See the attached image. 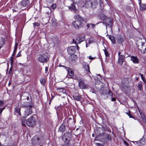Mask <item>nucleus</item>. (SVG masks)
Segmentation results:
<instances>
[{"instance_id":"obj_38","label":"nucleus","mask_w":146,"mask_h":146,"mask_svg":"<svg viewBox=\"0 0 146 146\" xmlns=\"http://www.w3.org/2000/svg\"><path fill=\"white\" fill-rule=\"evenodd\" d=\"M103 6V3H102L100 4V9L101 10L102 12L103 11V10L104 9Z\"/></svg>"},{"instance_id":"obj_15","label":"nucleus","mask_w":146,"mask_h":146,"mask_svg":"<svg viewBox=\"0 0 146 146\" xmlns=\"http://www.w3.org/2000/svg\"><path fill=\"white\" fill-rule=\"evenodd\" d=\"M56 90L58 93H62L65 94L66 93V90L64 88H56Z\"/></svg>"},{"instance_id":"obj_59","label":"nucleus","mask_w":146,"mask_h":146,"mask_svg":"<svg viewBox=\"0 0 146 146\" xmlns=\"http://www.w3.org/2000/svg\"><path fill=\"white\" fill-rule=\"evenodd\" d=\"M139 74L140 75L141 79L144 78L143 77V74L139 73Z\"/></svg>"},{"instance_id":"obj_49","label":"nucleus","mask_w":146,"mask_h":146,"mask_svg":"<svg viewBox=\"0 0 146 146\" xmlns=\"http://www.w3.org/2000/svg\"><path fill=\"white\" fill-rule=\"evenodd\" d=\"M22 125L23 126H26V125H25V123H24L25 122V120H23V119H22Z\"/></svg>"},{"instance_id":"obj_39","label":"nucleus","mask_w":146,"mask_h":146,"mask_svg":"<svg viewBox=\"0 0 146 146\" xmlns=\"http://www.w3.org/2000/svg\"><path fill=\"white\" fill-rule=\"evenodd\" d=\"M44 10L46 11V13H48L50 11L49 8L47 7H45L44 8Z\"/></svg>"},{"instance_id":"obj_28","label":"nucleus","mask_w":146,"mask_h":146,"mask_svg":"<svg viewBox=\"0 0 146 146\" xmlns=\"http://www.w3.org/2000/svg\"><path fill=\"white\" fill-rule=\"evenodd\" d=\"M1 41L0 42V49L1 48V47L3 46V45L4 44L5 42V39L4 38H1Z\"/></svg>"},{"instance_id":"obj_16","label":"nucleus","mask_w":146,"mask_h":146,"mask_svg":"<svg viewBox=\"0 0 146 146\" xmlns=\"http://www.w3.org/2000/svg\"><path fill=\"white\" fill-rule=\"evenodd\" d=\"M145 43L140 41H138L137 42V47L139 50L140 51L141 50V49L142 48L143 45L145 44Z\"/></svg>"},{"instance_id":"obj_50","label":"nucleus","mask_w":146,"mask_h":146,"mask_svg":"<svg viewBox=\"0 0 146 146\" xmlns=\"http://www.w3.org/2000/svg\"><path fill=\"white\" fill-rule=\"evenodd\" d=\"M128 115L130 118H133L134 119L135 118L133 116L129 113Z\"/></svg>"},{"instance_id":"obj_58","label":"nucleus","mask_w":146,"mask_h":146,"mask_svg":"<svg viewBox=\"0 0 146 146\" xmlns=\"http://www.w3.org/2000/svg\"><path fill=\"white\" fill-rule=\"evenodd\" d=\"M21 55V51H20L19 52V53L17 55V57H19Z\"/></svg>"},{"instance_id":"obj_45","label":"nucleus","mask_w":146,"mask_h":146,"mask_svg":"<svg viewBox=\"0 0 146 146\" xmlns=\"http://www.w3.org/2000/svg\"><path fill=\"white\" fill-rule=\"evenodd\" d=\"M72 42L74 43H75L77 45V44H78V43L77 40H76H76H75L74 39H73L72 40Z\"/></svg>"},{"instance_id":"obj_13","label":"nucleus","mask_w":146,"mask_h":146,"mask_svg":"<svg viewBox=\"0 0 146 146\" xmlns=\"http://www.w3.org/2000/svg\"><path fill=\"white\" fill-rule=\"evenodd\" d=\"M30 4L29 0H22L21 2V5L23 7H27Z\"/></svg>"},{"instance_id":"obj_62","label":"nucleus","mask_w":146,"mask_h":146,"mask_svg":"<svg viewBox=\"0 0 146 146\" xmlns=\"http://www.w3.org/2000/svg\"><path fill=\"white\" fill-rule=\"evenodd\" d=\"M12 67H11L9 69V74H11L12 72Z\"/></svg>"},{"instance_id":"obj_51","label":"nucleus","mask_w":146,"mask_h":146,"mask_svg":"<svg viewBox=\"0 0 146 146\" xmlns=\"http://www.w3.org/2000/svg\"><path fill=\"white\" fill-rule=\"evenodd\" d=\"M17 50H15V49H14V51L12 56H14L15 55Z\"/></svg>"},{"instance_id":"obj_23","label":"nucleus","mask_w":146,"mask_h":146,"mask_svg":"<svg viewBox=\"0 0 146 146\" xmlns=\"http://www.w3.org/2000/svg\"><path fill=\"white\" fill-rule=\"evenodd\" d=\"M105 18L106 16L103 14H100L98 16V19L100 20H103Z\"/></svg>"},{"instance_id":"obj_56","label":"nucleus","mask_w":146,"mask_h":146,"mask_svg":"<svg viewBox=\"0 0 146 146\" xmlns=\"http://www.w3.org/2000/svg\"><path fill=\"white\" fill-rule=\"evenodd\" d=\"M59 67L62 66V67H63L64 68H65L66 69V70H67V69L68 68V67H66L65 66L62 65H59Z\"/></svg>"},{"instance_id":"obj_43","label":"nucleus","mask_w":146,"mask_h":146,"mask_svg":"<svg viewBox=\"0 0 146 146\" xmlns=\"http://www.w3.org/2000/svg\"><path fill=\"white\" fill-rule=\"evenodd\" d=\"M100 137V135L97 136L96 137L95 139L94 140V141H100V138H99Z\"/></svg>"},{"instance_id":"obj_35","label":"nucleus","mask_w":146,"mask_h":146,"mask_svg":"<svg viewBox=\"0 0 146 146\" xmlns=\"http://www.w3.org/2000/svg\"><path fill=\"white\" fill-rule=\"evenodd\" d=\"M108 17L107 18H105L104 20H103V23H104L106 25H107V23H108Z\"/></svg>"},{"instance_id":"obj_9","label":"nucleus","mask_w":146,"mask_h":146,"mask_svg":"<svg viewBox=\"0 0 146 146\" xmlns=\"http://www.w3.org/2000/svg\"><path fill=\"white\" fill-rule=\"evenodd\" d=\"M22 107H24L27 108H34V105L32 103H30L29 102L26 101L25 102L24 104H21Z\"/></svg>"},{"instance_id":"obj_54","label":"nucleus","mask_w":146,"mask_h":146,"mask_svg":"<svg viewBox=\"0 0 146 146\" xmlns=\"http://www.w3.org/2000/svg\"><path fill=\"white\" fill-rule=\"evenodd\" d=\"M124 143L127 146H129V144L125 141H123Z\"/></svg>"},{"instance_id":"obj_36","label":"nucleus","mask_w":146,"mask_h":146,"mask_svg":"<svg viewBox=\"0 0 146 146\" xmlns=\"http://www.w3.org/2000/svg\"><path fill=\"white\" fill-rule=\"evenodd\" d=\"M95 144L96 146H104V143L102 144L99 143H95Z\"/></svg>"},{"instance_id":"obj_1","label":"nucleus","mask_w":146,"mask_h":146,"mask_svg":"<svg viewBox=\"0 0 146 146\" xmlns=\"http://www.w3.org/2000/svg\"><path fill=\"white\" fill-rule=\"evenodd\" d=\"M35 115H33L30 118H29L26 121V124L30 127L35 126L36 124Z\"/></svg>"},{"instance_id":"obj_33","label":"nucleus","mask_w":146,"mask_h":146,"mask_svg":"<svg viewBox=\"0 0 146 146\" xmlns=\"http://www.w3.org/2000/svg\"><path fill=\"white\" fill-rule=\"evenodd\" d=\"M142 83H141L139 84L138 86V90L140 91H141L142 90Z\"/></svg>"},{"instance_id":"obj_64","label":"nucleus","mask_w":146,"mask_h":146,"mask_svg":"<svg viewBox=\"0 0 146 146\" xmlns=\"http://www.w3.org/2000/svg\"><path fill=\"white\" fill-rule=\"evenodd\" d=\"M13 56H12L11 57V58H10V60L11 61H13Z\"/></svg>"},{"instance_id":"obj_37","label":"nucleus","mask_w":146,"mask_h":146,"mask_svg":"<svg viewBox=\"0 0 146 146\" xmlns=\"http://www.w3.org/2000/svg\"><path fill=\"white\" fill-rule=\"evenodd\" d=\"M107 139L108 140H109L110 141H111V136L109 134H108L107 137Z\"/></svg>"},{"instance_id":"obj_26","label":"nucleus","mask_w":146,"mask_h":146,"mask_svg":"<svg viewBox=\"0 0 146 146\" xmlns=\"http://www.w3.org/2000/svg\"><path fill=\"white\" fill-rule=\"evenodd\" d=\"M73 97L74 100L78 101H80L81 98L80 96L79 95L74 96Z\"/></svg>"},{"instance_id":"obj_60","label":"nucleus","mask_w":146,"mask_h":146,"mask_svg":"<svg viewBox=\"0 0 146 146\" xmlns=\"http://www.w3.org/2000/svg\"><path fill=\"white\" fill-rule=\"evenodd\" d=\"M88 58L89 59L92 60L93 59H94L95 58L92 57H91V56H89Z\"/></svg>"},{"instance_id":"obj_6","label":"nucleus","mask_w":146,"mask_h":146,"mask_svg":"<svg viewBox=\"0 0 146 146\" xmlns=\"http://www.w3.org/2000/svg\"><path fill=\"white\" fill-rule=\"evenodd\" d=\"M73 2L71 5L68 6V7L70 9L74 12L75 13H77L78 12V10L76 7V4L74 3L77 2L76 0H72Z\"/></svg>"},{"instance_id":"obj_40","label":"nucleus","mask_w":146,"mask_h":146,"mask_svg":"<svg viewBox=\"0 0 146 146\" xmlns=\"http://www.w3.org/2000/svg\"><path fill=\"white\" fill-rule=\"evenodd\" d=\"M104 51L106 57H108L109 55L108 52L106 50H104Z\"/></svg>"},{"instance_id":"obj_25","label":"nucleus","mask_w":146,"mask_h":146,"mask_svg":"<svg viewBox=\"0 0 146 146\" xmlns=\"http://www.w3.org/2000/svg\"><path fill=\"white\" fill-rule=\"evenodd\" d=\"M140 117L143 121L144 122L146 123V117L144 113L141 114V115H140Z\"/></svg>"},{"instance_id":"obj_30","label":"nucleus","mask_w":146,"mask_h":146,"mask_svg":"<svg viewBox=\"0 0 146 146\" xmlns=\"http://www.w3.org/2000/svg\"><path fill=\"white\" fill-rule=\"evenodd\" d=\"M15 111L16 112L18 113V114L20 115H21V114L20 113V108H19V107H16L15 108Z\"/></svg>"},{"instance_id":"obj_8","label":"nucleus","mask_w":146,"mask_h":146,"mask_svg":"<svg viewBox=\"0 0 146 146\" xmlns=\"http://www.w3.org/2000/svg\"><path fill=\"white\" fill-rule=\"evenodd\" d=\"M101 96H102L104 98H107L109 94L110 95L112 96V93L110 91H108L106 90H104L101 92Z\"/></svg>"},{"instance_id":"obj_34","label":"nucleus","mask_w":146,"mask_h":146,"mask_svg":"<svg viewBox=\"0 0 146 146\" xmlns=\"http://www.w3.org/2000/svg\"><path fill=\"white\" fill-rule=\"evenodd\" d=\"M40 83H41V84H45V80L43 78H40Z\"/></svg>"},{"instance_id":"obj_10","label":"nucleus","mask_w":146,"mask_h":146,"mask_svg":"<svg viewBox=\"0 0 146 146\" xmlns=\"http://www.w3.org/2000/svg\"><path fill=\"white\" fill-rule=\"evenodd\" d=\"M32 113V108H26L24 114V117L27 118V117L31 114Z\"/></svg>"},{"instance_id":"obj_57","label":"nucleus","mask_w":146,"mask_h":146,"mask_svg":"<svg viewBox=\"0 0 146 146\" xmlns=\"http://www.w3.org/2000/svg\"><path fill=\"white\" fill-rule=\"evenodd\" d=\"M5 107H4L3 108H2L0 110V114H1L2 112L3 111V110L5 108Z\"/></svg>"},{"instance_id":"obj_19","label":"nucleus","mask_w":146,"mask_h":146,"mask_svg":"<svg viewBox=\"0 0 146 146\" xmlns=\"http://www.w3.org/2000/svg\"><path fill=\"white\" fill-rule=\"evenodd\" d=\"M66 129V127L65 125L62 124L59 128V131L63 133L64 132Z\"/></svg>"},{"instance_id":"obj_4","label":"nucleus","mask_w":146,"mask_h":146,"mask_svg":"<svg viewBox=\"0 0 146 146\" xmlns=\"http://www.w3.org/2000/svg\"><path fill=\"white\" fill-rule=\"evenodd\" d=\"M49 60L47 53L39 55L38 58V61L41 63H44L47 62Z\"/></svg>"},{"instance_id":"obj_11","label":"nucleus","mask_w":146,"mask_h":146,"mask_svg":"<svg viewBox=\"0 0 146 146\" xmlns=\"http://www.w3.org/2000/svg\"><path fill=\"white\" fill-rule=\"evenodd\" d=\"M117 42L118 44L123 42L124 40V37L122 35H118L116 37Z\"/></svg>"},{"instance_id":"obj_20","label":"nucleus","mask_w":146,"mask_h":146,"mask_svg":"<svg viewBox=\"0 0 146 146\" xmlns=\"http://www.w3.org/2000/svg\"><path fill=\"white\" fill-rule=\"evenodd\" d=\"M84 68L86 71V73L90 72V68L89 67V65L88 64H86L84 66Z\"/></svg>"},{"instance_id":"obj_63","label":"nucleus","mask_w":146,"mask_h":146,"mask_svg":"<svg viewBox=\"0 0 146 146\" xmlns=\"http://www.w3.org/2000/svg\"><path fill=\"white\" fill-rule=\"evenodd\" d=\"M116 98H112L111 99V100L112 101H116Z\"/></svg>"},{"instance_id":"obj_24","label":"nucleus","mask_w":146,"mask_h":146,"mask_svg":"<svg viewBox=\"0 0 146 146\" xmlns=\"http://www.w3.org/2000/svg\"><path fill=\"white\" fill-rule=\"evenodd\" d=\"M140 9L141 10H144L146 9V3L139 4Z\"/></svg>"},{"instance_id":"obj_53","label":"nucleus","mask_w":146,"mask_h":146,"mask_svg":"<svg viewBox=\"0 0 146 146\" xmlns=\"http://www.w3.org/2000/svg\"><path fill=\"white\" fill-rule=\"evenodd\" d=\"M138 111H139V113H140V115H141V114H142L143 113H144L142 112V111H141V110H139V109H138Z\"/></svg>"},{"instance_id":"obj_21","label":"nucleus","mask_w":146,"mask_h":146,"mask_svg":"<svg viewBox=\"0 0 146 146\" xmlns=\"http://www.w3.org/2000/svg\"><path fill=\"white\" fill-rule=\"evenodd\" d=\"M72 47H70L68 49V52L70 54H73L75 52V50Z\"/></svg>"},{"instance_id":"obj_61","label":"nucleus","mask_w":146,"mask_h":146,"mask_svg":"<svg viewBox=\"0 0 146 146\" xmlns=\"http://www.w3.org/2000/svg\"><path fill=\"white\" fill-rule=\"evenodd\" d=\"M54 0H46V1L49 3L52 2Z\"/></svg>"},{"instance_id":"obj_17","label":"nucleus","mask_w":146,"mask_h":146,"mask_svg":"<svg viewBox=\"0 0 146 146\" xmlns=\"http://www.w3.org/2000/svg\"><path fill=\"white\" fill-rule=\"evenodd\" d=\"M131 60L133 63L137 64L139 63V60L136 56H131Z\"/></svg>"},{"instance_id":"obj_31","label":"nucleus","mask_w":146,"mask_h":146,"mask_svg":"<svg viewBox=\"0 0 146 146\" xmlns=\"http://www.w3.org/2000/svg\"><path fill=\"white\" fill-rule=\"evenodd\" d=\"M74 17L75 19H77L83 21V18L81 17L78 14H76L75 15Z\"/></svg>"},{"instance_id":"obj_5","label":"nucleus","mask_w":146,"mask_h":146,"mask_svg":"<svg viewBox=\"0 0 146 146\" xmlns=\"http://www.w3.org/2000/svg\"><path fill=\"white\" fill-rule=\"evenodd\" d=\"M83 21L77 19L73 22L72 25L74 28L76 29H80L83 25V23L82 22Z\"/></svg>"},{"instance_id":"obj_41","label":"nucleus","mask_w":146,"mask_h":146,"mask_svg":"<svg viewBox=\"0 0 146 146\" xmlns=\"http://www.w3.org/2000/svg\"><path fill=\"white\" fill-rule=\"evenodd\" d=\"M62 146H72L71 145L68 143V142L62 145Z\"/></svg>"},{"instance_id":"obj_27","label":"nucleus","mask_w":146,"mask_h":146,"mask_svg":"<svg viewBox=\"0 0 146 146\" xmlns=\"http://www.w3.org/2000/svg\"><path fill=\"white\" fill-rule=\"evenodd\" d=\"M32 142L33 144H35V143L38 142V138L37 137H36L32 139Z\"/></svg>"},{"instance_id":"obj_44","label":"nucleus","mask_w":146,"mask_h":146,"mask_svg":"<svg viewBox=\"0 0 146 146\" xmlns=\"http://www.w3.org/2000/svg\"><path fill=\"white\" fill-rule=\"evenodd\" d=\"M33 24L34 27H35L36 26H38L40 25L37 22L35 23H33Z\"/></svg>"},{"instance_id":"obj_48","label":"nucleus","mask_w":146,"mask_h":146,"mask_svg":"<svg viewBox=\"0 0 146 146\" xmlns=\"http://www.w3.org/2000/svg\"><path fill=\"white\" fill-rule=\"evenodd\" d=\"M89 3L90 4V7H91L92 8H94V7H93V3H92V2H89Z\"/></svg>"},{"instance_id":"obj_42","label":"nucleus","mask_w":146,"mask_h":146,"mask_svg":"<svg viewBox=\"0 0 146 146\" xmlns=\"http://www.w3.org/2000/svg\"><path fill=\"white\" fill-rule=\"evenodd\" d=\"M56 5L55 4H53L51 5V8L53 9H54L56 7Z\"/></svg>"},{"instance_id":"obj_52","label":"nucleus","mask_w":146,"mask_h":146,"mask_svg":"<svg viewBox=\"0 0 146 146\" xmlns=\"http://www.w3.org/2000/svg\"><path fill=\"white\" fill-rule=\"evenodd\" d=\"M142 80L144 83L145 84H146V80L145 78H143L142 79Z\"/></svg>"},{"instance_id":"obj_12","label":"nucleus","mask_w":146,"mask_h":146,"mask_svg":"<svg viewBox=\"0 0 146 146\" xmlns=\"http://www.w3.org/2000/svg\"><path fill=\"white\" fill-rule=\"evenodd\" d=\"M67 69V70H66L67 71L68 73L67 77L68 78H72L74 74L72 70L71 69L69 68L68 67Z\"/></svg>"},{"instance_id":"obj_3","label":"nucleus","mask_w":146,"mask_h":146,"mask_svg":"<svg viewBox=\"0 0 146 146\" xmlns=\"http://www.w3.org/2000/svg\"><path fill=\"white\" fill-rule=\"evenodd\" d=\"M118 58L117 63L120 65H123L124 61L125 56L123 53V51L121 50L118 53Z\"/></svg>"},{"instance_id":"obj_22","label":"nucleus","mask_w":146,"mask_h":146,"mask_svg":"<svg viewBox=\"0 0 146 146\" xmlns=\"http://www.w3.org/2000/svg\"><path fill=\"white\" fill-rule=\"evenodd\" d=\"M109 38L111 41V42L113 44H115L116 43V41L114 36H113L109 35Z\"/></svg>"},{"instance_id":"obj_7","label":"nucleus","mask_w":146,"mask_h":146,"mask_svg":"<svg viewBox=\"0 0 146 146\" xmlns=\"http://www.w3.org/2000/svg\"><path fill=\"white\" fill-rule=\"evenodd\" d=\"M78 83L79 86L82 89H86L88 87V86L84 83V80L82 79L78 80Z\"/></svg>"},{"instance_id":"obj_29","label":"nucleus","mask_w":146,"mask_h":146,"mask_svg":"<svg viewBox=\"0 0 146 146\" xmlns=\"http://www.w3.org/2000/svg\"><path fill=\"white\" fill-rule=\"evenodd\" d=\"M146 50V44L145 43V44L144 45L142 48L141 49V51L144 54Z\"/></svg>"},{"instance_id":"obj_46","label":"nucleus","mask_w":146,"mask_h":146,"mask_svg":"<svg viewBox=\"0 0 146 146\" xmlns=\"http://www.w3.org/2000/svg\"><path fill=\"white\" fill-rule=\"evenodd\" d=\"M18 45V43L17 42H15L14 48V49H15V50H17Z\"/></svg>"},{"instance_id":"obj_14","label":"nucleus","mask_w":146,"mask_h":146,"mask_svg":"<svg viewBox=\"0 0 146 146\" xmlns=\"http://www.w3.org/2000/svg\"><path fill=\"white\" fill-rule=\"evenodd\" d=\"M135 143L137 146H141L143 145L145 143L144 140L143 138H142L139 141H135Z\"/></svg>"},{"instance_id":"obj_47","label":"nucleus","mask_w":146,"mask_h":146,"mask_svg":"<svg viewBox=\"0 0 146 146\" xmlns=\"http://www.w3.org/2000/svg\"><path fill=\"white\" fill-rule=\"evenodd\" d=\"M90 26L92 28H94L96 26V25L92 23H90Z\"/></svg>"},{"instance_id":"obj_55","label":"nucleus","mask_w":146,"mask_h":146,"mask_svg":"<svg viewBox=\"0 0 146 146\" xmlns=\"http://www.w3.org/2000/svg\"><path fill=\"white\" fill-rule=\"evenodd\" d=\"M3 102L2 101L0 100V107L3 104Z\"/></svg>"},{"instance_id":"obj_32","label":"nucleus","mask_w":146,"mask_h":146,"mask_svg":"<svg viewBox=\"0 0 146 146\" xmlns=\"http://www.w3.org/2000/svg\"><path fill=\"white\" fill-rule=\"evenodd\" d=\"M108 23L107 25H112V20L110 19L109 17H108Z\"/></svg>"},{"instance_id":"obj_18","label":"nucleus","mask_w":146,"mask_h":146,"mask_svg":"<svg viewBox=\"0 0 146 146\" xmlns=\"http://www.w3.org/2000/svg\"><path fill=\"white\" fill-rule=\"evenodd\" d=\"M76 40H77L78 43L80 44L82 42L84 41L85 40V39L84 37L80 36L77 37L76 38Z\"/></svg>"},{"instance_id":"obj_2","label":"nucleus","mask_w":146,"mask_h":146,"mask_svg":"<svg viewBox=\"0 0 146 146\" xmlns=\"http://www.w3.org/2000/svg\"><path fill=\"white\" fill-rule=\"evenodd\" d=\"M72 137L70 132H67L65 133L62 136V139L65 143H68L72 139Z\"/></svg>"}]
</instances>
